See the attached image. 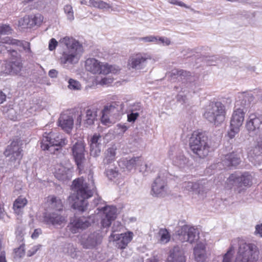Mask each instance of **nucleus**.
Instances as JSON below:
<instances>
[{"label":"nucleus","mask_w":262,"mask_h":262,"mask_svg":"<svg viewBox=\"0 0 262 262\" xmlns=\"http://www.w3.org/2000/svg\"><path fill=\"white\" fill-rule=\"evenodd\" d=\"M85 68L93 74H116L120 71L119 67L100 62L94 58H89L85 60Z\"/></svg>","instance_id":"nucleus-5"},{"label":"nucleus","mask_w":262,"mask_h":262,"mask_svg":"<svg viewBox=\"0 0 262 262\" xmlns=\"http://www.w3.org/2000/svg\"><path fill=\"white\" fill-rule=\"evenodd\" d=\"M140 41H143L144 42H154L156 43L157 39L156 36L149 35L145 37H140L139 38Z\"/></svg>","instance_id":"nucleus-48"},{"label":"nucleus","mask_w":262,"mask_h":262,"mask_svg":"<svg viewBox=\"0 0 262 262\" xmlns=\"http://www.w3.org/2000/svg\"><path fill=\"white\" fill-rule=\"evenodd\" d=\"M40 245L34 246L31 249H30L27 253L28 256H31L35 254L36 252L39 249Z\"/></svg>","instance_id":"nucleus-57"},{"label":"nucleus","mask_w":262,"mask_h":262,"mask_svg":"<svg viewBox=\"0 0 262 262\" xmlns=\"http://www.w3.org/2000/svg\"><path fill=\"white\" fill-rule=\"evenodd\" d=\"M106 176L110 180H113L118 177L119 173L116 169H108L106 170Z\"/></svg>","instance_id":"nucleus-46"},{"label":"nucleus","mask_w":262,"mask_h":262,"mask_svg":"<svg viewBox=\"0 0 262 262\" xmlns=\"http://www.w3.org/2000/svg\"><path fill=\"white\" fill-rule=\"evenodd\" d=\"M167 262H185L183 250L179 246H175L170 250L167 259Z\"/></svg>","instance_id":"nucleus-23"},{"label":"nucleus","mask_w":262,"mask_h":262,"mask_svg":"<svg viewBox=\"0 0 262 262\" xmlns=\"http://www.w3.org/2000/svg\"><path fill=\"white\" fill-rule=\"evenodd\" d=\"M254 97L252 94L243 93L239 94L235 103V108H243L250 106L251 102L253 101Z\"/></svg>","instance_id":"nucleus-22"},{"label":"nucleus","mask_w":262,"mask_h":262,"mask_svg":"<svg viewBox=\"0 0 262 262\" xmlns=\"http://www.w3.org/2000/svg\"><path fill=\"white\" fill-rule=\"evenodd\" d=\"M101 138V136L99 134H95L93 135L91 139L90 145H101L100 142L99 141Z\"/></svg>","instance_id":"nucleus-54"},{"label":"nucleus","mask_w":262,"mask_h":262,"mask_svg":"<svg viewBox=\"0 0 262 262\" xmlns=\"http://www.w3.org/2000/svg\"><path fill=\"white\" fill-rule=\"evenodd\" d=\"M116 150L117 147L115 145L108 148L105 150L103 161L104 165H108L115 160Z\"/></svg>","instance_id":"nucleus-32"},{"label":"nucleus","mask_w":262,"mask_h":262,"mask_svg":"<svg viewBox=\"0 0 262 262\" xmlns=\"http://www.w3.org/2000/svg\"><path fill=\"white\" fill-rule=\"evenodd\" d=\"M233 256V250L230 249L224 255L222 262H232Z\"/></svg>","instance_id":"nucleus-52"},{"label":"nucleus","mask_w":262,"mask_h":262,"mask_svg":"<svg viewBox=\"0 0 262 262\" xmlns=\"http://www.w3.org/2000/svg\"><path fill=\"white\" fill-rule=\"evenodd\" d=\"M12 33V29L9 25L3 24L0 25V35L9 34ZM2 39L0 37V39Z\"/></svg>","instance_id":"nucleus-45"},{"label":"nucleus","mask_w":262,"mask_h":262,"mask_svg":"<svg viewBox=\"0 0 262 262\" xmlns=\"http://www.w3.org/2000/svg\"><path fill=\"white\" fill-rule=\"evenodd\" d=\"M64 11L67 15V17L68 19L70 20H72L74 19V17L73 15V9L71 5H67L65 6L64 8Z\"/></svg>","instance_id":"nucleus-47"},{"label":"nucleus","mask_w":262,"mask_h":262,"mask_svg":"<svg viewBox=\"0 0 262 262\" xmlns=\"http://www.w3.org/2000/svg\"><path fill=\"white\" fill-rule=\"evenodd\" d=\"M255 234L262 237V224L257 225L255 226Z\"/></svg>","instance_id":"nucleus-60"},{"label":"nucleus","mask_w":262,"mask_h":262,"mask_svg":"<svg viewBox=\"0 0 262 262\" xmlns=\"http://www.w3.org/2000/svg\"><path fill=\"white\" fill-rule=\"evenodd\" d=\"M41 232V230L39 228L35 229L31 235L32 238L34 239L37 238Z\"/></svg>","instance_id":"nucleus-63"},{"label":"nucleus","mask_w":262,"mask_h":262,"mask_svg":"<svg viewBox=\"0 0 262 262\" xmlns=\"http://www.w3.org/2000/svg\"><path fill=\"white\" fill-rule=\"evenodd\" d=\"M68 88L72 90L78 91L81 89V85L80 83L75 79H70L68 81Z\"/></svg>","instance_id":"nucleus-41"},{"label":"nucleus","mask_w":262,"mask_h":262,"mask_svg":"<svg viewBox=\"0 0 262 262\" xmlns=\"http://www.w3.org/2000/svg\"><path fill=\"white\" fill-rule=\"evenodd\" d=\"M95 187L88 184L82 178H78L73 182L72 189L74 191L69 196V201L72 204L73 208L82 212L87 208V199L91 197Z\"/></svg>","instance_id":"nucleus-1"},{"label":"nucleus","mask_w":262,"mask_h":262,"mask_svg":"<svg viewBox=\"0 0 262 262\" xmlns=\"http://www.w3.org/2000/svg\"><path fill=\"white\" fill-rule=\"evenodd\" d=\"M22 151L23 150L19 142L18 141H13L7 147L4 154L7 157H10L11 161L17 162V164H19L23 157Z\"/></svg>","instance_id":"nucleus-15"},{"label":"nucleus","mask_w":262,"mask_h":262,"mask_svg":"<svg viewBox=\"0 0 262 262\" xmlns=\"http://www.w3.org/2000/svg\"><path fill=\"white\" fill-rule=\"evenodd\" d=\"M61 46H64L67 50L63 51L60 58L61 63L63 64H73L77 63L80 55L83 52L82 44L72 37L65 36L59 40Z\"/></svg>","instance_id":"nucleus-2"},{"label":"nucleus","mask_w":262,"mask_h":262,"mask_svg":"<svg viewBox=\"0 0 262 262\" xmlns=\"http://www.w3.org/2000/svg\"><path fill=\"white\" fill-rule=\"evenodd\" d=\"M169 156L172 161L173 164L180 168H184L188 165L189 159L185 156L182 152H177L172 157L170 152Z\"/></svg>","instance_id":"nucleus-26"},{"label":"nucleus","mask_w":262,"mask_h":262,"mask_svg":"<svg viewBox=\"0 0 262 262\" xmlns=\"http://www.w3.org/2000/svg\"><path fill=\"white\" fill-rule=\"evenodd\" d=\"M88 6L100 9L112 8V6L109 4L101 0H89Z\"/></svg>","instance_id":"nucleus-38"},{"label":"nucleus","mask_w":262,"mask_h":262,"mask_svg":"<svg viewBox=\"0 0 262 262\" xmlns=\"http://www.w3.org/2000/svg\"><path fill=\"white\" fill-rule=\"evenodd\" d=\"M94 215L78 216L74 215L70 219L68 226L73 233L80 232L91 226L94 223Z\"/></svg>","instance_id":"nucleus-8"},{"label":"nucleus","mask_w":262,"mask_h":262,"mask_svg":"<svg viewBox=\"0 0 262 262\" xmlns=\"http://www.w3.org/2000/svg\"><path fill=\"white\" fill-rule=\"evenodd\" d=\"M113 221L114 220L108 217H106L105 216L102 215L101 221V226L103 228H108L110 226L112 221Z\"/></svg>","instance_id":"nucleus-51"},{"label":"nucleus","mask_w":262,"mask_h":262,"mask_svg":"<svg viewBox=\"0 0 262 262\" xmlns=\"http://www.w3.org/2000/svg\"><path fill=\"white\" fill-rule=\"evenodd\" d=\"M226 113L225 106L222 102L217 101L211 102L207 106L203 116L210 123L219 125L225 120Z\"/></svg>","instance_id":"nucleus-4"},{"label":"nucleus","mask_w":262,"mask_h":262,"mask_svg":"<svg viewBox=\"0 0 262 262\" xmlns=\"http://www.w3.org/2000/svg\"><path fill=\"white\" fill-rule=\"evenodd\" d=\"M71 148L73 157L78 168L79 169L83 168L85 161L84 143L82 141H77Z\"/></svg>","instance_id":"nucleus-16"},{"label":"nucleus","mask_w":262,"mask_h":262,"mask_svg":"<svg viewBox=\"0 0 262 262\" xmlns=\"http://www.w3.org/2000/svg\"><path fill=\"white\" fill-rule=\"evenodd\" d=\"M28 201L26 198L22 196H18L14 202L13 209L15 213L18 215L23 212V209L27 205Z\"/></svg>","instance_id":"nucleus-33"},{"label":"nucleus","mask_w":262,"mask_h":262,"mask_svg":"<svg viewBox=\"0 0 262 262\" xmlns=\"http://www.w3.org/2000/svg\"><path fill=\"white\" fill-rule=\"evenodd\" d=\"M184 190L195 194H201L204 191V186L199 182H185L183 185Z\"/></svg>","instance_id":"nucleus-28"},{"label":"nucleus","mask_w":262,"mask_h":262,"mask_svg":"<svg viewBox=\"0 0 262 262\" xmlns=\"http://www.w3.org/2000/svg\"><path fill=\"white\" fill-rule=\"evenodd\" d=\"M47 202L49 207L55 211H62L63 210V203L61 200L55 195H49L47 198Z\"/></svg>","instance_id":"nucleus-30"},{"label":"nucleus","mask_w":262,"mask_h":262,"mask_svg":"<svg viewBox=\"0 0 262 262\" xmlns=\"http://www.w3.org/2000/svg\"><path fill=\"white\" fill-rule=\"evenodd\" d=\"M98 210H103V215L106 217H108L113 220H115L117 216V209L114 206H107L102 208H98Z\"/></svg>","instance_id":"nucleus-35"},{"label":"nucleus","mask_w":262,"mask_h":262,"mask_svg":"<svg viewBox=\"0 0 262 262\" xmlns=\"http://www.w3.org/2000/svg\"><path fill=\"white\" fill-rule=\"evenodd\" d=\"M246 127L251 136H258L262 134V117L258 114H250L247 121Z\"/></svg>","instance_id":"nucleus-12"},{"label":"nucleus","mask_w":262,"mask_h":262,"mask_svg":"<svg viewBox=\"0 0 262 262\" xmlns=\"http://www.w3.org/2000/svg\"><path fill=\"white\" fill-rule=\"evenodd\" d=\"M101 145H90V155L94 157H97L99 156L101 152Z\"/></svg>","instance_id":"nucleus-42"},{"label":"nucleus","mask_w":262,"mask_h":262,"mask_svg":"<svg viewBox=\"0 0 262 262\" xmlns=\"http://www.w3.org/2000/svg\"><path fill=\"white\" fill-rule=\"evenodd\" d=\"M158 234L160 237V241L161 243L166 244L169 241L170 235L166 229H160Z\"/></svg>","instance_id":"nucleus-39"},{"label":"nucleus","mask_w":262,"mask_h":262,"mask_svg":"<svg viewBox=\"0 0 262 262\" xmlns=\"http://www.w3.org/2000/svg\"><path fill=\"white\" fill-rule=\"evenodd\" d=\"M58 125L62 129L69 133L73 127V118L66 114H61L58 119Z\"/></svg>","instance_id":"nucleus-27"},{"label":"nucleus","mask_w":262,"mask_h":262,"mask_svg":"<svg viewBox=\"0 0 262 262\" xmlns=\"http://www.w3.org/2000/svg\"><path fill=\"white\" fill-rule=\"evenodd\" d=\"M259 251L253 244L241 243L234 262H256Z\"/></svg>","instance_id":"nucleus-6"},{"label":"nucleus","mask_w":262,"mask_h":262,"mask_svg":"<svg viewBox=\"0 0 262 262\" xmlns=\"http://www.w3.org/2000/svg\"><path fill=\"white\" fill-rule=\"evenodd\" d=\"M260 136H261V137H260L259 141L257 142V145L254 149V151L258 150L260 152L262 153V134Z\"/></svg>","instance_id":"nucleus-61"},{"label":"nucleus","mask_w":262,"mask_h":262,"mask_svg":"<svg viewBox=\"0 0 262 262\" xmlns=\"http://www.w3.org/2000/svg\"><path fill=\"white\" fill-rule=\"evenodd\" d=\"M167 189L166 182L164 178L160 176L157 177L152 185V195L159 197L164 196L167 193Z\"/></svg>","instance_id":"nucleus-18"},{"label":"nucleus","mask_w":262,"mask_h":262,"mask_svg":"<svg viewBox=\"0 0 262 262\" xmlns=\"http://www.w3.org/2000/svg\"><path fill=\"white\" fill-rule=\"evenodd\" d=\"M102 231L100 229L91 231L81 238V245L85 249H94L100 245L103 239Z\"/></svg>","instance_id":"nucleus-11"},{"label":"nucleus","mask_w":262,"mask_h":262,"mask_svg":"<svg viewBox=\"0 0 262 262\" xmlns=\"http://www.w3.org/2000/svg\"><path fill=\"white\" fill-rule=\"evenodd\" d=\"M241 162L240 158L234 152L225 155L222 160V164L226 167L236 166Z\"/></svg>","instance_id":"nucleus-29"},{"label":"nucleus","mask_w":262,"mask_h":262,"mask_svg":"<svg viewBox=\"0 0 262 262\" xmlns=\"http://www.w3.org/2000/svg\"><path fill=\"white\" fill-rule=\"evenodd\" d=\"M25 245L22 243L18 248L14 249L15 256L18 257H22L25 255Z\"/></svg>","instance_id":"nucleus-49"},{"label":"nucleus","mask_w":262,"mask_h":262,"mask_svg":"<svg viewBox=\"0 0 262 262\" xmlns=\"http://www.w3.org/2000/svg\"><path fill=\"white\" fill-rule=\"evenodd\" d=\"M118 129L120 130L119 134L120 133H124L127 129V127L125 125H121V124H118L117 125Z\"/></svg>","instance_id":"nucleus-64"},{"label":"nucleus","mask_w":262,"mask_h":262,"mask_svg":"<svg viewBox=\"0 0 262 262\" xmlns=\"http://www.w3.org/2000/svg\"><path fill=\"white\" fill-rule=\"evenodd\" d=\"M43 17L40 14L34 15L25 16L21 18L19 21L20 26L27 28H32L35 26H39L43 21Z\"/></svg>","instance_id":"nucleus-21"},{"label":"nucleus","mask_w":262,"mask_h":262,"mask_svg":"<svg viewBox=\"0 0 262 262\" xmlns=\"http://www.w3.org/2000/svg\"><path fill=\"white\" fill-rule=\"evenodd\" d=\"M84 124L87 125H92L96 119V111L94 108H88L85 112Z\"/></svg>","instance_id":"nucleus-36"},{"label":"nucleus","mask_w":262,"mask_h":262,"mask_svg":"<svg viewBox=\"0 0 262 262\" xmlns=\"http://www.w3.org/2000/svg\"><path fill=\"white\" fill-rule=\"evenodd\" d=\"M133 235L132 232L114 235V238L116 241V246L121 249L125 248L132 241Z\"/></svg>","instance_id":"nucleus-25"},{"label":"nucleus","mask_w":262,"mask_h":262,"mask_svg":"<svg viewBox=\"0 0 262 262\" xmlns=\"http://www.w3.org/2000/svg\"><path fill=\"white\" fill-rule=\"evenodd\" d=\"M171 78L185 80V82L192 84L198 80V77L192 75L190 72L183 70L174 69L170 72Z\"/></svg>","instance_id":"nucleus-20"},{"label":"nucleus","mask_w":262,"mask_h":262,"mask_svg":"<svg viewBox=\"0 0 262 262\" xmlns=\"http://www.w3.org/2000/svg\"><path fill=\"white\" fill-rule=\"evenodd\" d=\"M55 176L61 181L69 180L71 177V171L63 166H59L55 172Z\"/></svg>","instance_id":"nucleus-31"},{"label":"nucleus","mask_w":262,"mask_h":262,"mask_svg":"<svg viewBox=\"0 0 262 262\" xmlns=\"http://www.w3.org/2000/svg\"><path fill=\"white\" fill-rule=\"evenodd\" d=\"M5 69L3 70L4 73L6 74H10L15 73L19 70V63L15 62H6L4 64Z\"/></svg>","instance_id":"nucleus-37"},{"label":"nucleus","mask_w":262,"mask_h":262,"mask_svg":"<svg viewBox=\"0 0 262 262\" xmlns=\"http://www.w3.org/2000/svg\"><path fill=\"white\" fill-rule=\"evenodd\" d=\"M138 113L128 112L127 114V120L129 122H134L139 117Z\"/></svg>","instance_id":"nucleus-56"},{"label":"nucleus","mask_w":262,"mask_h":262,"mask_svg":"<svg viewBox=\"0 0 262 262\" xmlns=\"http://www.w3.org/2000/svg\"><path fill=\"white\" fill-rule=\"evenodd\" d=\"M4 42L17 46L18 47L19 51L20 52L24 53L26 56L29 58L33 56V53L31 49L30 43L28 41L7 38Z\"/></svg>","instance_id":"nucleus-19"},{"label":"nucleus","mask_w":262,"mask_h":262,"mask_svg":"<svg viewBox=\"0 0 262 262\" xmlns=\"http://www.w3.org/2000/svg\"><path fill=\"white\" fill-rule=\"evenodd\" d=\"M177 235L181 242H187L192 243L199 238V232L197 228L185 225L177 231Z\"/></svg>","instance_id":"nucleus-10"},{"label":"nucleus","mask_w":262,"mask_h":262,"mask_svg":"<svg viewBox=\"0 0 262 262\" xmlns=\"http://www.w3.org/2000/svg\"><path fill=\"white\" fill-rule=\"evenodd\" d=\"M235 186V190L241 193L245 190L246 187L252 185V177L248 172H245L241 176L233 179Z\"/></svg>","instance_id":"nucleus-17"},{"label":"nucleus","mask_w":262,"mask_h":262,"mask_svg":"<svg viewBox=\"0 0 262 262\" xmlns=\"http://www.w3.org/2000/svg\"><path fill=\"white\" fill-rule=\"evenodd\" d=\"M141 160L140 157H133L129 160H125L123 161L126 167L128 170H131L135 168L137 163H140Z\"/></svg>","instance_id":"nucleus-40"},{"label":"nucleus","mask_w":262,"mask_h":262,"mask_svg":"<svg viewBox=\"0 0 262 262\" xmlns=\"http://www.w3.org/2000/svg\"><path fill=\"white\" fill-rule=\"evenodd\" d=\"M239 128L235 129V126H231L230 131L228 132V136L230 139H232L234 137L235 135L239 132Z\"/></svg>","instance_id":"nucleus-58"},{"label":"nucleus","mask_w":262,"mask_h":262,"mask_svg":"<svg viewBox=\"0 0 262 262\" xmlns=\"http://www.w3.org/2000/svg\"><path fill=\"white\" fill-rule=\"evenodd\" d=\"M65 138H61L57 134L52 132L45 133L41 142V147L43 150H48L52 152V148L55 147H62L67 144Z\"/></svg>","instance_id":"nucleus-9"},{"label":"nucleus","mask_w":262,"mask_h":262,"mask_svg":"<svg viewBox=\"0 0 262 262\" xmlns=\"http://www.w3.org/2000/svg\"><path fill=\"white\" fill-rule=\"evenodd\" d=\"M189 146L193 154L200 158H204L209 153L208 138L204 133L194 132L189 140Z\"/></svg>","instance_id":"nucleus-3"},{"label":"nucleus","mask_w":262,"mask_h":262,"mask_svg":"<svg viewBox=\"0 0 262 262\" xmlns=\"http://www.w3.org/2000/svg\"><path fill=\"white\" fill-rule=\"evenodd\" d=\"M129 112L138 113L139 115L140 113L142 112V107L140 103H135L130 106L128 110Z\"/></svg>","instance_id":"nucleus-50"},{"label":"nucleus","mask_w":262,"mask_h":262,"mask_svg":"<svg viewBox=\"0 0 262 262\" xmlns=\"http://www.w3.org/2000/svg\"><path fill=\"white\" fill-rule=\"evenodd\" d=\"M58 43L55 38L51 39L49 43V50L51 51L54 50L57 46Z\"/></svg>","instance_id":"nucleus-55"},{"label":"nucleus","mask_w":262,"mask_h":262,"mask_svg":"<svg viewBox=\"0 0 262 262\" xmlns=\"http://www.w3.org/2000/svg\"><path fill=\"white\" fill-rule=\"evenodd\" d=\"M113 79L111 78L104 77L102 78L99 82L101 85H107L113 82Z\"/></svg>","instance_id":"nucleus-59"},{"label":"nucleus","mask_w":262,"mask_h":262,"mask_svg":"<svg viewBox=\"0 0 262 262\" xmlns=\"http://www.w3.org/2000/svg\"><path fill=\"white\" fill-rule=\"evenodd\" d=\"M7 38H9V37H6L5 38H3V39H0V53H8L9 51V47L6 46V45H10L8 43L5 42L4 41Z\"/></svg>","instance_id":"nucleus-43"},{"label":"nucleus","mask_w":262,"mask_h":262,"mask_svg":"<svg viewBox=\"0 0 262 262\" xmlns=\"http://www.w3.org/2000/svg\"><path fill=\"white\" fill-rule=\"evenodd\" d=\"M195 260L198 262H203L205 259V246L202 243L198 244L193 249Z\"/></svg>","instance_id":"nucleus-34"},{"label":"nucleus","mask_w":262,"mask_h":262,"mask_svg":"<svg viewBox=\"0 0 262 262\" xmlns=\"http://www.w3.org/2000/svg\"><path fill=\"white\" fill-rule=\"evenodd\" d=\"M217 58L214 56H212L209 57V59H207V63L209 66H214L215 65V63H216V60Z\"/></svg>","instance_id":"nucleus-62"},{"label":"nucleus","mask_w":262,"mask_h":262,"mask_svg":"<svg viewBox=\"0 0 262 262\" xmlns=\"http://www.w3.org/2000/svg\"><path fill=\"white\" fill-rule=\"evenodd\" d=\"M156 44H162L163 46H169L171 43L170 40L166 37L156 36Z\"/></svg>","instance_id":"nucleus-44"},{"label":"nucleus","mask_w":262,"mask_h":262,"mask_svg":"<svg viewBox=\"0 0 262 262\" xmlns=\"http://www.w3.org/2000/svg\"><path fill=\"white\" fill-rule=\"evenodd\" d=\"M62 211L46 212L43 213V222L54 227L63 226L67 222V217L61 214Z\"/></svg>","instance_id":"nucleus-14"},{"label":"nucleus","mask_w":262,"mask_h":262,"mask_svg":"<svg viewBox=\"0 0 262 262\" xmlns=\"http://www.w3.org/2000/svg\"><path fill=\"white\" fill-rule=\"evenodd\" d=\"M9 216L4 210V205L0 204V220L4 222H7Z\"/></svg>","instance_id":"nucleus-53"},{"label":"nucleus","mask_w":262,"mask_h":262,"mask_svg":"<svg viewBox=\"0 0 262 262\" xmlns=\"http://www.w3.org/2000/svg\"><path fill=\"white\" fill-rule=\"evenodd\" d=\"M245 114L243 108H235L230 120V126H235V129L239 128L244 120Z\"/></svg>","instance_id":"nucleus-24"},{"label":"nucleus","mask_w":262,"mask_h":262,"mask_svg":"<svg viewBox=\"0 0 262 262\" xmlns=\"http://www.w3.org/2000/svg\"><path fill=\"white\" fill-rule=\"evenodd\" d=\"M151 58V56L148 53H139L130 57L127 65L129 69L136 70L143 69L148 60H150Z\"/></svg>","instance_id":"nucleus-13"},{"label":"nucleus","mask_w":262,"mask_h":262,"mask_svg":"<svg viewBox=\"0 0 262 262\" xmlns=\"http://www.w3.org/2000/svg\"><path fill=\"white\" fill-rule=\"evenodd\" d=\"M123 104L119 102H112L104 106L101 111V122L105 125H109L114 119H117L122 111Z\"/></svg>","instance_id":"nucleus-7"}]
</instances>
